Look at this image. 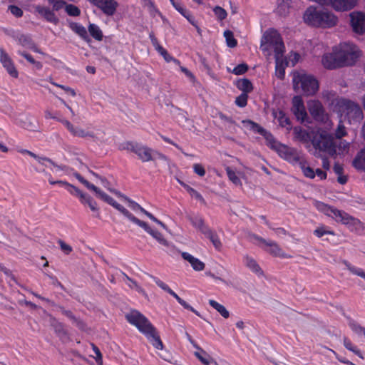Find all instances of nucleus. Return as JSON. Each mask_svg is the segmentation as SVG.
Returning a JSON list of instances; mask_svg holds the SVG:
<instances>
[{"instance_id":"1","label":"nucleus","mask_w":365,"mask_h":365,"mask_svg":"<svg viewBox=\"0 0 365 365\" xmlns=\"http://www.w3.org/2000/svg\"><path fill=\"white\" fill-rule=\"evenodd\" d=\"M261 47L263 50H274L275 58V75L279 79H284L285 67L287 62L283 60L284 45L279 34L275 30L266 31L262 39Z\"/></svg>"},{"instance_id":"2","label":"nucleus","mask_w":365,"mask_h":365,"mask_svg":"<svg viewBox=\"0 0 365 365\" xmlns=\"http://www.w3.org/2000/svg\"><path fill=\"white\" fill-rule=\"evenodd\" d=\"M294 138L303 143H312L315 150L334 154L336 153V146L333 138L326 133L308 132L299 126L293 128Z\"/></svg>"},{"instance_id":"3","label":"nucleus","mask_w":365,"mask_h":365,"mask_svg":"<svg viewBox=\"0 0 365 365\" xmlns=\"http://www.w3.org/2000/svg\"><path fill=\"white\" fill-rule=\"evenodd\" d=\"M125 319L143 333L155 348L163 349V344L156 329L143 314L137 310H131L125 314Z\"/></svg>"},{"instance_id":"4","label":"nucleus","mask_w":365,"mask_h":365,"mask_svg":"<svg viewBox=\"0 0 365 365\" xmlns=\"http://www.w3.org/2000/svg\"><path fill=\"white\" fill-rule=\"evenodd\" d=\"M293 87L297 92L302 91L305 96L314 95L319 90V82L312 75L304 72H294L293 74Z\"/></svg>"},{"instance_id":"5","label":"nucleus","mask_w":365,"mask_h":365,"mask_svg":"<svg viewBox=\"0 0 365 365\" xmlns=\"http://www.w3.org/2000/svg\"><path fill=\"white\" fill-rule=\"evenodd\" d=\"M333 48L341 68L354 65L359 56L356 46L349 43H340Z\"/></svg>"},{"instance_id":"6","label":"nucleus","mask_w":365,"mask_h":365,"mask_svg":"<svg viewBox=\"0 0 365 365\" xmlns=\"http://www.w3.org/2000/svg\"><path fill=\"white\" fill-rule=\"evenodd\" d=\"M352 32L358 36L365 34V13L354 11L349 14Z\"/></svg>"},{"instance_id":"7","label":"nucleus","mask_w":365,"mask_h":365,"mask_svg":"<svg viewBox=\"0 0 365 365\" xmlns=\"http://www.w3.org/2000/svg\"><path fill=\"white\" fill-rule=\"evenodd\" d=\"M331 217L335 219L336 222H339L344 225H347L351 230L364 227L363 223L359 220L351 216L343 210H340L336 208L334 209Z\"/></svg>"},{"instance_id":"8","label":"nucleus","mask_w":365,"mask_h":365,"mask_svg":"<svg viewBox=\"0 0 365 365\" xmlns=\"http://www.w3.org/2000/svg\"><path fill=\"white\" fill-rule=\"evenodd\" d=\"M245 126H249L250 128L255 133L262 135L267 142V145L273 150H275L277 144H279L274 138L273 135L260 126L258 123L251 120H243L242 121Z\"/></svg>"},{"instance_id":"9","label":"nucleus","mask_w":365,"mask_h":365,"mask_svg":"<svg viewBox=\"0 0 365 365\" xmlns=\"http://www.w3.org/2000/svg\"><path fill=\"white\" fill-rule=\"evenodd\" d=\"M337 106L339 108V111L347 115L356 118H360L362 115L361 107L350 100L341 98L337 101Z\"/></svg>"},{"instance_id":"10","label":"nucleus","mask_w":365,"mask_h":365,"mask_svg":"<svg viewBox=\"0 0 365 365\" xmlns=\"http://www.w3.org/2000/svg\"><path fill=\"white\" fill-rule=\"evenodd\" d=\"M126 148L135 153L143 162L152 161L151 148L138 143H128Z\"/></svg>"},{"instance_id":"11","label":"nucleus","mask_w":365,"mask_h":365,"mask_svg":"<svg viewBox=\"0 0 365 365\" xmlns=\"http://www.w3.org/2000/svg\"><path fill=\"white\" fill-rule=\"evenodd\" d=\"M34 9L35 11L47 22L53 24L54 25H57L58 24L59 19L55 12L58 11L60 9H54L53 6L50 8L48 6L41 5L35 6Z\"/></svg>"},{"instance_id":"12","label":"nucleus","mask_w":365,"mask_h":365,"mask_svg":"<svg viewBox=\"0 0 365 365\" xmlns=\"http://www.w3.org/2000/svg\"><path fill=\"white\" fill-rule=\"evenodd\" d=\"M96 196L101 200H103L108 205L113 206L114 208L120 212L125 217H126L131 222L135 217V216L131 214L128 210H126L123 206L118 203L115 200H114L110 196L107 195L106 192L99 190L96 194Z\"/></svg>"},{"instance_id":"13","label":"nucleus","mask_w":365,"mask_h":365,"mask_svg":"<svg viewBox=\"0 0 365 365\" xmlns=\"http://www.w3.org/2000/svg\"><path fill=\"white\" fill-rule=\"evenodd\" d=\"M91 4L97 6L107 16H113L118 6L115 0H87Z\"/></svg>"},{"instance_id":"14","label":"nucleus","mask_w":365,"mask_h":365,"mask_svg":"<svg viewBox=\"0 0 365 365\" xmlns=\"http://www.w3.org/2000/svg\"><path fill=\"white\" fill-rule=\"evenodd\" d=\"M291 110L295 115L296 118L301 121V123L306 121L307 118V113L305 110L304 102L300 96H296L292 98V107Z\"/></svg>"},{"instance_id":"15","label":"nucleus","mask_w":365,"mask_h":365,"mask_svg":"<svg viewBox=\"0 0 365 365\" xmlns=\"http://www.w3.org/2000/svg\"><path fill=\"white\" fill-rule=\"evenodd\" d=\"M132 222L140 227L143 228L153 238H155L160 245L165 247H169L170 243L163 237V235L158 230H153L145 222L140 220L137 217H134Z\"/></svg>"},{"instance_id":"16","label":"nucleus","mask_w":365,"mask_h":365,"mask_svg":"<svg viewBox=\"0 0 365 365\" xmlns=\"http://www.w3.org/2000/svg\"><path fill=\"white\" fill-rule=\"evenodd\" d=\"M0 62L11 77L18 78L19 72L12 59L2 48H0Z\"/></svg>"},{"instance_id":"17","label":"nucleus","mask_w":365,"mask_h":365,"mask_svg":"<svg viewBox=\"0 0 365 365\" xmlns=\"http://www.w3.org/2000/svg\"><path fill=\"white\" fill-rule=\"evenodd\" d=\"M309 111L314 120L319 122H325L327 115L322 103L318 101H313L309 103Z\"/></svg>"},{"instance_id":"18","label":"nucleus","mask_w":365,"mask_h":365,"mask_svg":"<svg viewBox=\"0 0 365 365\" xmlns=\"http://www.w3.org/2000/svg\"><path fill=\"white\" fill-rule=\"evenodd\" d=\"M274 150H276L282 158L289 162L296 163L299 161V158L296 154L295 150L281 143L277 144Z\"/></svg>"},{"instance_id":"19","label":"nucleus","mask_w":365,"mask_h":365,"mask_svg":"<svg viewBox=\"0 0 365 365\" xmlns=\"http://www.w3.org/2000/svg\"><path fill=\"white\" fill-rule=\"evenodd\" d=\"M338 22V18L331 11L321 10L317 27L331 28Z\"/></svg>"},{"instance_id":"20","label":"nucleus","mask_w":365,"mask_h":365,"mask_svg":"<svg viewBox=\"0 0 365 365\" xmlns=\"http://www.w3.org/2000/svg\"><path fill=\"white\" fill-rule=\"evenodd\" d=\"M357 4V0H328L327 5L337 11H344L352 9Z\"/></svg>"},{"instance_id":"21","label":"nucleus","mask_w":365,"mask_h":365,"mask_svg":"<svg viewBox=\"0 0 365 365\" xmlns=\"http://www.w3.org/2000/svg\"><path fill=\"white\" fill-rule=\"evenodd\" d=\"M253 239L257 240V241L262 242L265 245L268 246L269 249L268 250V252L275 256V257H285L286 255L282 252V249L279 247V246L274 242L271 240H267L261 237H259L256 235H252Z\"/></svg>"},{"instance_id":"22","label":"nucleus","mask_w":365,"mask_h":365,"mask_svg":"<svg viewBox=\"0 0 365 365\" xmlns=\"http://www.w3.org/2000/svg\"><path fill=\"white\" fill-rule=\"evenodd\" d=\"M321 10L309 7L304 14V22L312 26H318Z\"/></svg>"},{"instance_id":"23","label":"nucleus","mask_w":365,"mask_h":365,"mask_svg":"<svg viewBox=\"0 0 365 365\" xmlns=\"http://www.w3.org/2000/svg\"><path fill=\"white\" fill-rule=\"evenodd\" d=\"M322 62L323 66L327 69L341 68L334 48L331 53H325L323 56Z\"/></svg>"},{"instance_id":"24","label":"nucleus","mask_w":365,"mask_h":365,"mask_svg":"<svg viewBox=\"0 0 365 365\" xmlns=\"http://www.w3.org/2000/svg\"><path fill=\"white\" fill-rule=\"evenodd\" d=\"M74 136H78L81 138H91L93 142L103 143L105 142L104 139V133L101 132L98 134H95L93 132L87 131L83 130L79 127H77L76 132L74 133Z\"/></svg>"},{"instance_id":"25","label":"nucleus","mask_w":365,"mask_h":365,"mask_svg":"<svg viewBox=\"0 0 365 365\" xmlns=\"http://www.w3.org/2000/svg\"><path fill=\"white\" fill-rule=\"evenodd\" d=\"M187 218L191 222L192 225L202 234H204L210 228V227L205 224L203 218L199 215H187Z\"/></svg>"},{"instance_id":"26","label":"nucleus","mask_w":365,"mask_h":365,"mask_svg":"<svg viewBox=\"0 0 365 365\" xmlns=\"http://www.w3.org/2000/svg\"><path fill=\"white\" fill-rule=\"evenodd\" d=\"M181 256L185 260L190 262L193 269L196 271H202L204 269L205 266V264L188 252H183L181 253Z\"/></svg>"},{"instance_id":"27","label":"nucleus","mask_w":365,"mask_h":365,"mask_svg":"<svg viewBox=\"0 0 365 365\" xmlns=\"http://www.w3.org/2000/svg\"><path fill=\"white\" fill-rule=\"evenodd\" d=\"M69 28L86 41L89 42L91 41L87 31L83 26L78 23L70 22Z\"/></svg>"},{"instance_id":"28","label":"nucleus","mask_w":365,"mask_h":365,"mask_svg":"<svg viewBox=\"0 0 365 365\" xmlns=\"http://www.w3.org/2000/svg\"><path fill=\"white\" fill-rule=\"evenodd\" d=\"M353 166L357 170L365 171V148L356 154L353 160Z\"/></svg>"},{"instance_id":"29","label":"nucleus","mask_w":365,"mask_h":365,"mask_svg":"<svg viewBox=\"0 0 365 365\" xmlns=\"http://www.w3.org/2000/svg\"><path fill=\"white\" fill-rule=\"evenodd\" d=\"M13 38L24 47L29 48L34 43V41L29 35L17 33L13 36Z\"/></svg>"},{"instance_id":"30","label":"nucleus","mask_w":365,"mask_h":365,"mask_svg":"<svg viewBox=\"0 0 365 365\" xmlns=\"http://www.w3.org/2000/svg\"><path fill=\"white\" fill-rule=\"evenodd\" d=\"M173 6L175 7V9L185 18L187 19V21L192 24L195 26V18L190 14V13L187 11L185 9H184L180 4L177 3L175 1V0H170Z\"/></svg>"},{"instance_id":"31","label":"nucleus","mask_w":365,"mask_h":365,"mask_svg":"<svg viewBox=\"0 0 365 365\" xmlns=\"http://www.w3.org/2000/svg\"><path fill=\"white\" fill-rule=\"evenodd\" d=\"M81 202L83 205H87L91 211L97 212L96 217H99V208L97 206L96 202L93 199V197L88 194H85L83 197L80 199Z\"/></svg>"},{"instance_id":"32","label":"nucleus","mask_w":365,"mask_h":365,"mask_svg":"<svg viewBox=\"0 0 365 365\" xmlns=\"http://www.w3.org/2000/svg\"><path fill=\"white\" fill-rule=\"evenodd\" d=\"M199 351L195 352V356L197 359L204 365H210L212 361V357L210 356L205 350L202 348L197 349Z\"/></svg>"},{"instance_id":"33","label":"nucleus","mask_w":365,"mask_h":365,"mask_svg":"<svg viewBox=\"0 0 365 365\" xmlns=\"http://www.w3.org/2000/svg\"><path fill=\"white\" fill-rule=\"evenodd\" d=\"M237 87L242 93H249L253 90V86L251 81L247 78H243L237 81Z\"/></svg>"},{"instance_id":"34","label":"nucleus","mask_w":365,"mask_h":365,"mask_svg":"<svg viewBox=\"0 0 365 365\" xmlns=\"http://www.w3.org/2000/svg\"><path fill=\"white\" fill-rule=\"evenodd\" d=\"M245 265L250 269L252 272L262 274V271L257 262L252 257H249L248 255L245 256L244 257Z\"/></svg>"},{"instance_id":"35","label":"nucleus","mask_w":365,"mask_h":365,"mask_svg":"<svg viewBox=\"0 0 365 365\" xmlns=\"http://www.w3.org/2000/svg\"><path fill=\"white\" fill-rule=\"evenodd\" d=\"M63 314L70 319L78 329L81 330H84L86 329L85 323L82 320L76 318L71 311L63 310Z\"/></svg>"},{"instance_id":"36","label":"nucleus","mask_w":365,"mask_h":365,"mask_svg":"<svg viewBox=\"0 0 365 365\" xmlns=\"http://www.w3.org/2000/svg\"><path fill=\"white\" fill-rule=\"evenodd\" d=\"M209 304L212 308L216 309L222 315V317H223L224 318L227 319V318L229 317L230 313L227 310L225 307L223 306L222 304H220V303H218L217 302H216V301H215L213 299H210L209 300Z\"/></svg>"},{"instance_id":"37","label":"nucleus","mask_w":365,"mask_h":365,"mask_svg":"<svg viewBox=\"0 0 365 365\" xmlns=\"http://www.w3.org/2000/svg\"><path fill=\"white\" fill-rule=\"evenodd\" d=\"M341 262L346 266V267L351 273L359 277H361V278L365 279V272L362 269L353 266L351 263H349L348 261L345 259L342 260Z\"/></svg>"},{"instance_id":"38","label":"nucleus","mask_w":365,"mask_h":365,"mask_svg":"<svg viewBox=\"0 0 365 365\" xmlns=\"http://www.w3.org/2000/svg\"><path fill=\"white\" fill-rule=\"evenodd\" d=\"M50 324L53 327L55 332L58 334V336H65L66 335V331L64 329L63 325L62 323L58 322L54 317H51L50 318Z\"/></svg>"},{"instance_id":"39","label":"nucleus","mask_w":365,"mask_h":365,"mask_svg":"<svg viewBox=\"0 0 365 365\" xmlns=\"http://www.w3.org/2000/svg\"><path fill=\"white\" fill-rule=\"evenodd\" d=\"M314 205L318 210L324 212L329 217H331L335 209L334 207L329 206L328 205L319 201H316L314 202Z\"/></svg>"},{"instance_id":"40","label":"nucleus","mask_w":365,"mask_h":365,"mask_svg":"<svg viewBox=\"0 0 365 365\" xmlns=\"http://www.w3.org/2000/svg\"><path fill=\"white\" fill-rule=\"evenodd\" d=\"M88 31L91 36L97 41H101L103 39V33L98 26L94 24H90L88 26Z\"/></svg>"},{"instance_id":"41","label":"nucleus","mask_w":365,"mask_h":365,"mask_svg":"<svg viewBox=\"0 0 365 365\" xmlns=\"http://www.w3.org/2000/svg\"><path fill=\"white\" fill-rule=\"evenodd\" d=\"M299 166L305 177L310 179H313L315 178L314 170L309 165H307V163L305 161H300Z\"/></svg>"},{"instance_id":"42","label":"nucleus","mask_w":365,"mask_h":365,"mask_svg":"<svg viewBox=\"0 0 365 365\" xmlns=\"http://www.w3.org/2000/svg\"><path fill=\"white\" fill-rule=\"evenodd\" d=\"M224 36L226 40L227 46L230 48H235L237 44V41L234 38L233 32L230 30H226L224 32Z\"/></svg>"},{"instance_id":"43","label":"nucleus","mask_w":365,"mask_h":365,"mask_svg":"<svg viewBox=\"0 0 365 365\" xmlns=\"http://www.w3.org/2000/svg\"><path fill=\"white\" fill-rule=\"evenodd\" d=\"M63 7H65L66 12L70 16H78L81 14L80 9L73 4H68L66 2Z\"/></svg>"},{"instance_id":"44","label":"nucleus","mask_w":365,"mask_h":365,"mask_svg":"<svg viewBox=\"0 0 365 365\" xmlns=\"http://www.w3.org/2000/svg\"><path fill=\"white\" fill-rule=\"evenodd\" d=\"M157 51H158V53H160V55H162L163 56V58L166 62L173 61L176 64L180 63V61L174 58L173 56H171L163 46H158Z\"/></svg>"},{"instance_id":"45","label":"nucleus","mask_w":365,"mask_h":365,"mask_svg":"<svg viewBox=\"0 0 365 365\" xmlns=\"http://www.w3.org/2000/svg\"><path fill=\"white\" fill-rule=\"evenodd\" d=\"M150 277L154 280V282L159 287L169 293L173 297H175V295H177V294L175 292H173L165 283H164L163 282L153 276H150Z\"/></svg>"},{"instance_id":"46","label":"nucleus","mask_w":365,"mask_h":365,"mask_svg":"<svg viewBox=\"0 0 365 365\" xmlns=\"http://www.w3.org/2000/svg\"><path fill=\"white\" fill-rule=\"evenodd\" d=\"M18 53L25 58L29 63L34 65L37 69H41L42 68V63L39 61H35L29 53L24 51H19Z\"/></svg>"},{"instance_id":"47","label":"nucleus","mask_w":365,"mask_h":365,"mask_svg":"<svg viewBox=\"0 0 365 365\" xmlns=\"http://www.w3.org/2000/svg\"><path fill=\"white\" fill-rule=\"evenodd\" d=\"M349 326L351 330L357 334H363L365 336V328L356 322L351 320L349 322Z\"/></svg>"},{"instance_id":"48","label":"nucleus","mask_w":365,"mask_h":365,"mask_svg":"<svg viewBox=\"0 0 365 365\" xmlns=\"http://www.w3.org/2000/svg\"><path fill=\"white\" fill-rule=\"evenodd\" d=\"M344 345L348 350L354 352L360 358H363L361 351L359 349H357L356 346H353L352 343L347 337L344 338Z\"/></svg>"},{"instance_id":"49","label":"nucleus","mask_w":365,"mask_h":365,"mask_svg":"<svg viewBox=\"0 0 365 365\" xmlns=\"http://www.w3.org/2000/svg\"><path fill=\"white\" fill-rule=\"evenodd\" d=\"M186 190L190 193V195L195 197L196 200L200 201L201 203L205 205L206 202L202 195L199 193L197 190L191 187L190 186H185Z\"/></svg>"},{"instance_id":"50","label":"nucleus","mask_w":365,"mask_h":365,"mask_svg":"<svg viewBox=\"0 0 365 365\" xmlns=\"http://www.w3.org/2000/svg\"><path fill=\"white\" fill-rule=\"evenodd\" d=\"M322 151V150H315L314 152L313 153V155L316 158H322L323 168L325 169V170H329V168H330L329 161L328 158L326 156L322 155L321 154Z\"/></svg>"},{"instance_id":"51","label":"nucleus","mask_w":365,"mask_h":365,"mask_svg":"<svg viewBox=\"0 0 365 365\" xmlns=\"http://www.w3.org/2000/svg\"><path fill=\"white\" fill-rule=\"evenodd\" d=\"M248 93H242L240 96H238L235 99V103L240 108H244L247 106Z\"/></svg>"},{"instance_id":"52","label":"nucleus","mask_w":365,"mask_h":365,"mask_svg":"<svg viewBox=\"0 0 365 365\" xmlns=\"http://www.w3.org/2000/svg\"><path fill=\"white\" fill-rule=\"evenodd\" d=\"M213 12L215 13L217 19L220 21L225 19L227 16L225 9L219 6H216L215 7H214Z\"/></svg>"},{"instance_id":"53","label":"nucleus","mask_w":365,"mask_h":365,"mask_svg":"<svg viewBox=\"0 0 365 365\" xmlns=\"http://www.w3.org/2000/svg\"><path fill=\"white\" fill-rule=\"evenodd\" d=\"M248 70V66L247 64L243 63L237 65L232 70V73L235 75H242L245 73H246Z\"/></svg>"},{"instance_id":"54","label":"nucleus","mask_w":365,"mask_h":365,"mask_svg":"<svg viewBox=\"0 0 365 365\" xmlns=\"http://www.w3.org/2000/svg\"><path fill=\"white\" fill-rule=\"evenodd\" d=\"M314 235H316L317 237H322L324 235H334V232L331 230H327L324 227H320L317 228L314 231Z\"/></svg>"},{"instance_id":"55","label":"nucleus","mask_w":365,"mask_h":365,"mask_svg":"<svg viewBox=\"0 0 365 365\" xmlns=\"http://www.w3.org/2000/svg\"><path fill=\"white\" fill-rule=\"evenodd\" d=\"M58 245L60 246V248H61V251L65 255H69L73 251L72 247L71 245L66 244L62 240H58Z\"/></svg>"},{"instance_id":"56","label":"nucleus","mask_w":365,"mask_h":365,"mask_svg":"<svg viewBox=\"0 0 365 365\" xmlns=\"http://www.w3.org/2000/svg\"><path fill=\"white\" fill-rule=\"evenodd\" d=\"M218 115L222 120H223L228 125V127L230 128H231L232 126H235V122L231 117H228L222 113H219Z\"/></svg>"},{"instance_id":"57","label":"nucleus","mask_w":365,"mask_h":365,"mask_svg":"<svg viewBox=\"0 0 365 365\" xmlns=\"http://www.w3.org/2000/svg\"><path fill=\"white\" fill-rule=\"evenodd\" d=\"M50 5L53 6L54 9H61L66 4L63 0H48Z\"/></svg>"},{"instance_id":"58","label":"nucleus","mask_w":365,"mask_h":365,"mask_svg":"<svg viewBox=\"0 0 365 365\" xmlns=\"http://www.w3.org/2000/svg\"><path fill=\"white\" fill-rule=\"evenodd\" d=\"M9 10L16 17H21L23 15V11L17 6L10 5L9 6Z\"/></svg>"},{"instance_id":"59","label":"nucleus","mask_w":365,"mask_h":365,"mask_svg":"<svg viewBox=\"0 0 365 365\" xmlns=\"http://www.w3.org/2000/svg\"><path fill=\"white\" fill-rule=\"evenodd\" d=\"M68 190L71 194H74L76 196H78L80 199H81L83 197V195L86 194V193L83 192L81 190H80L78 187H76V186H74L71 184H70V186L68 187Z\"/></svg>"},{"instance_id":"60","label":"nucleus","mask_w":365,"mask_h":365,"mask_svg":"<svg viewBox=\"0 0 365 365\" xmlns=\"http://www.w3.org/2000/svg\"><path fill=\"white\" fill-rule=\"evenodd\" d=\"M143 213L145 214L147 217H148L151 220L156 222L157 224L160 225L164 229H166V225L159 220H158L153 215H152L150 212H148L145 210H143Z\"/></svg>"},{"instance_id":"61","label":"nucleus","mask_w":365,"mask_h":365,"mask_svg":"<svg viewBox=\"0 0 365 365\" xmlns=\"http://www.w3.org/2000/svg\"><path fill=\"white\" fill-rule=\"evenodd\" d=\"M346 134V132L345 130L344 125L339 123L335 132L336 138L339 139L341 138L342 137L345 136Z\"/></svg>"},{"instance_id":"62","label":"nucleus","mask_w":365,"mask_h":365,"mask_svg":"<svg viewBox=\"0 0 365 365\" xmlns=\"http://www.w3.org/2000/svg\"><path fill=\"white\" fill-rule=\"evenodd\" d=\"M151 156L153 157L152 161L156 160H167V157L163 155V153H160L156 150H152Z\"/></svg>"},{"instance_id":"63","label":"nucleus","mask_w":365,"mask_h":365,"mask_svg":"<svg viewBox=\"0 0 365 365\" xmlns=\"http://www.w3.org/2000/svg\"><path fill=\"white\" fill-rule=\"evenodd\" d=\"M227 175L229 179L235 185H237L240 182V178L236 175L235 173L232 171L231 170H227Z\"/></svg>"},{"instance_id":"64","label":"nucleus","mask_w":365,"mask_h":365,"mask_svg":"<svg viewBox=\"0 0 365 365\" xmlns=\"http://www.w3.org/2000/svg\"><path fill=\"white\" fill-rule=\"evenodd\" d=\"M193 169L194 172L201 177L205 175V170L200 164H195L193 165Z\"/></svg>"}]
</instances>
